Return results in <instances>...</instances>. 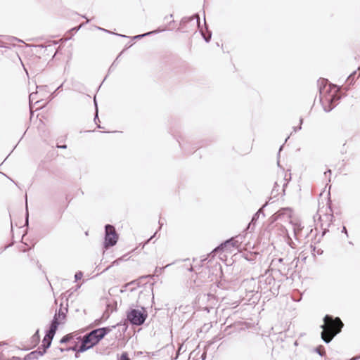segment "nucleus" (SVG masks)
Returning a JSON list of instances; mask_svg holds the SVG:
<instances>
[{
    "mask_svg": "<svg viewBox=\"0 0 360 360\" xmlns=\"http://www.w3.org/2000/svg\"><path fill=\"white\" fill-rule=\"evenodd\" d=\"M73 338L74 336L71 334L67 335L62 338L61 342H70L72 339H73Z\"/></svg>",
    "mask_w": 360,
    "mask_h": 360,
    "instance_id": "obj_8",
    "label": "nucleus"
},
{
    "mask_svg": "<svg viewBox=\"0 0 360 360\" xmlns=\"http://www.w3.org/2000/svg\"><path fill=\"white\" fill-rule=\"evenodd\" d=\"M130 283H127L124 287L127 288Z\"/></svg>",
    "mask_w": 360,
    "mask_h": 360,
    "instance_id": "obj_12",
    "label": "nucleus"
},
{
    "mask_svg": "<svg viewBox=\"0 0 360 360\" xmlns=\"http://www.w3.org/2000/svg\"><path fill=\"white\" fill-rule=\"evenodd\" d=\"M282 214L281 211L277 212L275 214V219H277Z\"/></svg>",
    "mask_w": 360,
    "mask_h": 360,
    "instance_id": "obj_10",
    "label": "nucleus"
},
{
    "mask_svg": "<svg viewBox=\"0 0 360 360\" xmlns=\"http://www.w3.org/2000/svg\"><path fill=\"white\" fill-rule=\"evenodd\" d=\"M337 89L335 86H332L330 84L326 85L322 91H321V100L323 103H332L337 99L335 94Z\"/></svg>",
    "mask_w": 360,
    "mask_h": 360,
    "instance_id": "obj_4",
    "label": "nucleus"
},
{
    "mask_svg": "<svg viewBox=\"0 0 360 360\" xmlns=\"http://www.w3.org/2000/svg\"><path fill=\"white\" fill-rule=\"evenodd\" d=\"M119 360H130V359L129 358L127 353L124 352L121 354Z\"/></svg>",
    "mask_w": 360,
    "mask_h": 360,
    "instance_id": "obj_9",
    "label": "nucleus"
},
{
    "mask_svg": "<svg viewBox=\"0 0 360 360\" xmlns=\"http://www.w3.org/2000/svg\"><path fill=\"white\" fill-rule=\"evenodd\" d=\"M57 148H66L67 146L66 145H57Z\"/></svg>",
    "mask_w": 360,
    "mask_h": 360,
    "instance_id": "obj_11",
    "label": "nucleus"
},
{
    "mask_svg": "<svg viewBox=\"0 0 360 360\" xmlns=\"http://www.w3.org/2000/svg\"><path fill=\"white\" fill-rule=\"evenodd\" d=\"M65 319V312L60 309L58 312L55 314L54 319L52 322L51 326H56V329H57L58 326Z\"/></svg>",
    "mask_w": 360,
    "mask_h": 360,
    "instance_id": "obj_7",
    "label": "nucleus"
},
{
    "mask_svg": "<svg viewBox=\"0 0 360 360\" xmlns=\"http://www.w3.org/2000/svg\"><path fill=\"white\" fill-rule=\"evenodd\" d=\"M118 240V235L115 231V229L112 225L105 226V247L113 246L117 243Z\"/></svg>",
    "mask_w": 360,
    "mask_h": 360,
    "instance_id": "obj_5",
    "label": "nucleus"
},
{
    "mask_svg": "<svg viewBox=\"0 0 360 360\" xmlns=\"http://www.w3.org/2000/svg\"><path fill=\"white\" fill-rule=\"evenodd\" d=\"M110 331L108 328H101L92 330L81 339L79 346H75L74 349L77 352H83L98 344L103 337Z\"/></svg>",
    "mask_w": 360,
    "mask_h": 360,
    "instance_id": "obj_2",
    "label": "nucleus"
},
{
    "mask_svg": "<svg viewBox=\"0 0 360 360\" xmlns=\"http://www.w3.org/2000/svg\"><path fill=\"white\" fill-rule=\"evenodd\" d=\"M147 318V314L143 308L141 309H131L127 313V319L131 323L136 326L143 324Z\"/></svg>",
    "mask_w": 360,
    "mask_h": 360,
    "instance_id": "obj_3",
    "label": "nucleus"
},
{
    "mask_svg": "<svg viewBox=\"0 0 360 360\" xmlns=\"http://www.w3.org/2000/svg\"><path fill=\"white\" fill-rule=\"evenodd\" d=\"M323 322V325L321 326V338L328 343L341 331L344 324L340 318H333L330 315L325 316Z\"/></svg>",
    "mask_w": 360,
    "mask_h": 360,
    "instance_id": "obj_1",
    "label": "nucleus"
},
{
    "mask_svg": "<svg viewBox=\"0 0 360 360\" xmlns=\"http://www.w3.org/2000/svg\"><path fill=\"white\" fill-rule=\"evenodd\" d=\"M56 326H51L49 333L45 335L42 340V346L44 347L47 348L51 345V340L56 333Z\"/></svg>",
    "mask_w": 360,
    "mask_h": 360,
    "instance_id": "obj_6",
    "label": "nucleus"
}]
</instances>
